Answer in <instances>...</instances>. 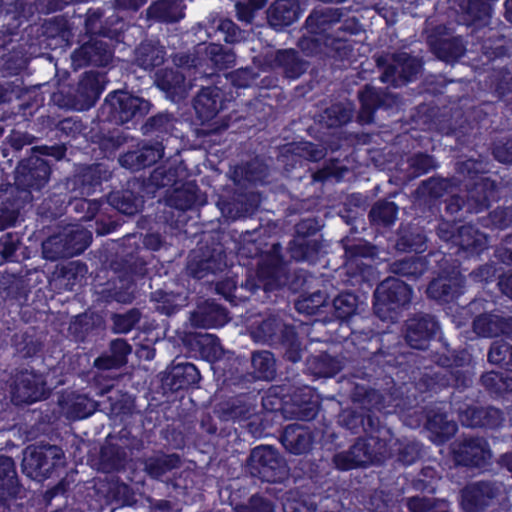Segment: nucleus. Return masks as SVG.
I'll use <instances>...</instances> for the list:
<instances>
[{
    "label": "nucleus",
    "mask_w": 512,
    "mask_h": 512,
    "mask_svg": "<svg viewBox=\"0 0 512 512\" xmlns=\"http://www.w3.org/2000/svg\"><path fill=\"white\" fill-rule=\"evenodd\" d=\"M253 373H245L241 377L243 384H252V379L271 381L276 377V360L270 351H256L252 354Z\"/></svg>",
    "instance_id": "3c124183"
},
{
    "label": "nucleus",
    "mask_w": 512,
    "mask_h": 512,
    "mask_svg": "<svg viewBox=\"0 0 512 512\" xmlns=\"http://www.w3.org/2000/svg\"><path fill=\"white\" fill-rule=\"evenodd\" d=\"M226 268L227 254L221 244L200 247L187 263L189 275L198 280L223 272Z\"/></svg>",
    "instance_id": "aec40b11"
},
{
    "label": "nucleus",
    "mask_w": 512,
    "mask_h": 512,
    "mask_svg": "<svg viewBox=\"0 0 512 512\" xmlns=\"http://www.w3.org/2000/svg\"><path fill=\"white\" fill-rule=\"evenodd\" d=\"M398 213L399 207L395 202L387 199H380L372 205L368 213V219L374 226L387 228L394 225L397 220Z\"/></svg>",
    "instance_id": "69168bd1"
},
{
    "label": "nucleus",
    "mask_w": 512,
    "mask_h": 512,
    "mask_svg": "<svg viewBox=\"0 0 512 512\" xmlns=\"http://www.w3.org/2000/svg\"><path fill=\"white\" fill-rule=\"evenodd\" d=\"M427 43L435 56L445 62L459 60L466 52V47L460 37L444 38L436 34L427 37Z\"/></svg>",
    "instance_id": "de8ad7c7"
},
{
    "label": "nucleus",
    "mask_w": 512,
    "mask_h": 512,
    "mask_svg": "<svg viewBox=\"0 0 512 512\" xmlns=\"http://www.w3.org/2000/svg\"><path fill=\"white\" fill-rule=\"evenodd\" d=\"M375 255V246L368 242H359L347 245L344 248L348 274L356 282H369L374 275V267L363 262V259H372Z\"/></svg>",
    "instance_id": "a878e982"
},
{
    "label": "nucleus",
    "mask_w": 512,
    "mask_h": 512,
    "mask_svg": "<svg viewBox=\"0 0 512 512\" xmlns=\"http://www.w3.org/2000/svg\"><path fill=\"white\" fill-rule=\"evenodd\" d=\"M377 66L382 69L381 82L397 88L416 80L423 62L407 52H395L391 55L390 61L379 57Z\"/></svg>",
    "instance_id": "2eb2a0df"
},
{
    "label": "nucleus",
    "mask_w": 512,
    "mask_h": 512,
    "mask_svg": "<svg viewBox=\"0 0 512 512\" xmlns=\"http://www.w3.org/2000/svg\"><path fill=\"white\" fill-rule=\"evenodd\" d=\"M457 172L466 181L468 198L474 202L476 212L489 209L493 202L499 200L498 184L487 176L482 161L472 158L462 161L458 164Z\"/></svg>",
    "instance_id": "423d86ee"
},
{
    "label": "nucleus",
    "mask_w": 512,
    "mask_h": 512,
    "mask_svg": "<svg viewBox=\"0 0 512 512\" xmlns=\"http://www.w3.org/2000/svg\"><path fill=\"white\" fill-rule=\"evenodd\" d=\"M104 85L97 72H84L76 86H70L66 92L53 95V100L61 107L75 111H87L99 100Z\"/></svg>",
    "instance_id": "f8f14e48"
},
{
    "label": "nucleus",
    "mask_w": 512,
    "mask_h": 512,
    "mask_svg": "<svg viewBox=\"0 0 512 512\" xmlns=\"http://www.w3.org/2000/svg\"><path fill=\"white\" fill-rule=\"evenodd\" d=\"M185 8L186 5H180L175 0H158L146 9V17L159 23H175L184 18Z\"/></svg>",
    "instance_id": "4d7b16f0"
},
{
    "label": "nucleus",
    "mask_w": 512,
    "mask_h": 512,
    "mask_svg": "<svg viewBox=\"0 0 512 512\" xmlns=\"http://www.w3.org/2000/svg\"><path fill=\"white\" fill-rule=\"evenodd\" d=\"M484 64L492 65L491 87L499 99L512 96V58L509 48L502 43L485 42L482 45Z\"/></svg>",
    "instance_id": "ddd939ff"
},
{
    "label": "nucleus",
    "mask_w": 512,
    "mask_h": 512,
    "mask_svg": "<svg viewBox=\"0 0 512 512\" xmlns=\"http://www.w3.org/2000/svg\"><path fill=\"white\" fill-rule=\"evenodd\" d=\"M144 184L146 189V194H148V198H155L157 192L160 189L167 188L172 190L174 187L179 186L182 181L178 179L177 169L176 168H165V167H157L155 168L148 178H140Z\"/></svg>",
    "instance_id": "13d9d810"
},
{
    "label": "nucleus",
    "mask_w": 512,
    "mask_h": 512,
    "mask_svg": "<svg viewBox=\"0 0 512 512\" xmlns=\"http://www.w3.org/2000/svg\"><path fill=\"white\" fill-rule=\"evenodd\" d=\"M28 203L14 190L0 193V231L16 226L22 210Z\"/></svg>",
    "instance_id": "8fccbe9b"
},
{
    "label": "nucleus",
    "mask_w": 512,
    "mask_h": 512,
    "mask_svg": "<svg viewBox=\"0 0 512 512\" xmlns=\"http://www.w3.org/2000/svg\"><path fill=\"white\" fill-rule=\"evenodd\" d=\"M427 248V236L423 228L408 224L401 225L396 240V249L401 252L420 254Z\"/></svg>",
    "instance_id": "864d4df0"
},
{
    "label": "nucleus",
    "mask_w": 512,
    "mask_h": 512,
    "mask_svg": "<svg viewBox=\"0 0 512 512\" xmlns=\"http://www.w3.org/2000/svg\"><path fill=\"white\" fill-rule=\"evenodd\" d=\"M22 488L15 461L10 456L0 455V508L3 512L10 511L21 498Z\"/></svg>",
    "instance_id": "cd10ccee"
},
{
    "label": "nucleus",
    "mask_w": 512,
    "mask_h": 512,
    "mask_svg": "<svg viewBox=\"0 0 512 512\" xmlns=\"http://www.w3.org/2000/svg\"><path fill=\"white\" fill-rule=\"evenodd\" d=\"M173 129V115L166 112H159L149 117L141 127L143 135L153 138L162 143L169 138Z\"/></svg>",
    "instance_id": "052dcab7"
},
{
    "label": "nucleus",
    "mask_w": 512,
    "mask_h": 512,
    "mask_svg": "<svg viewBox=\"0 0 512 512\" xmlns=\"http://www.w3.org/2000/svg\"><path fill=\"white\" fill-rule=\"evenodd\" d=\"M502 484L493 480H479L467 484L460 492V506L464 512H484L501 493Z\"/></svg>",
    "instance_id": "412c9836"
},
{
    "label": "nucleus",
    "mask_w": 512,
    "mask_h": 512,
    "mask_svg": "<svg viewBox=\"0 0 512 512\" xmlns=\"http://www.w3.org/2000/svg\"><path fill=\"white\" fill-rule=\"evenodd\" d=\"M166 50L151 41L141 42L135 50V60L144 70H152L164 63Z\"/></svg>",
    "instance_id": "680f3d73"
},
{
    "label": "nucleus",
    "mask_w": 512,
    "mask_h": 512,
    "mask_svg": "<svg viewBox=\"0 0 512 512\" xmlns=\"http://www.w3.org/2000/svg\"><path fill=\"white\" fill-rule=\"evenodd\" d=\"M126 460V449L117 443H112L107 438L100 450V465L103 470L106 472L121 471L125 468Z\"/></svg>",
    "instance_id": "e2e57ef3"
},
{
    "label": "nucleus",
    "mask_w": 512,
    "mask_h": 512,
    "mask_svg": "<svg viewBox=\"0 0 512 512\" xmlns=\"http://www.w3.org/2000/svg\"><path fill=\"white\" fill-rule=\"evenodd\" d=\"M74 196L65 183L55 185L42 200L37 208V214L42 220L59 219L66 212Z\"/></svg>",
    "instance_id": "473e14b6"
},
{
    "label": "nucleus",
    "mask_w": 512,
    "mask_h": 512,
    "mask_svg": "<svg viewBox=\"0 0 512 512\" xmlns=\"http://www.w3.org/2000/svg\"><path fill=\"white\" fill-rule=\"evenodd\" d=\"M338 423L352 435L364 434L379 451L386 450L393 438L392 430L371 410L344 409L338 415Z\"/></svg>",
    "instance_id": "6e6552de"
},
{
    "label": "nucleus",
    "mask_w": 512,
    "mask_h": 512,
    "mask_svg": "<svg viewBox=\"0 0 512 512\" xmlns=\"http://www.w3.org/2000/svg\"><path fill=\"white\" fill-rule=\"evenodd\" d=\"M183 344L189 352L199 355L203 359L217 357L219 343L214 335L202 332H189L183 337Z\"/></svg>",
    "instance_id": "5fc2aeb1"
},
{
    "label": "nucleus",
    "mask_w": 512,
    "mask_h": 512,
    "mask_svg": "<svg viewBox=\"0 0 512 512\" xmlns=\"http://www.w3.org/2000/svg\"><path fill=\"white\" fill-rule=\"evenodd\" d=\"M452 459L457 467L482 469L489 464L491 450L488 441L479 436H464L451 446Z\"/></svg>",
    "instance_id": "dca6fc26"
},
{
    "label": "nucleus",
    "mask_w": 512,
    "mask_h": 512,
    "mask_svg": "<svg viewBox=\"0 0 512 512\" xmlns=\"http://www.w3.org/2000/svg\"><path fill=\"white\" fill-rule=\"evenodd\" d=\"M200 379V371L196 365L187 361L175 360L170 370L163 377L162 382L169 390L177 392L197 386Z\"/></svg>",
    "instance_id": "f704fd0d"
},
{
    "label": "nucleus",
    "mask_w": 512,
    "mask_h": 512,
    "mask_svg": "<svg viewBox=\"0 0 512 512\" xmlns=\"http://www.w3.org/2000/svg\"><path fill=\"white\" fill-rule=\"evenodd\" d=\"M498 0H453L466 25L484 26L489 23L493 7Z\"/></svg>",
    "instance_id": "c03bdc74"
},
{
    "label": "nucleus",
    "mask_w": 512,
    "mask_h": 512,
    "mask_svg": "<svg viewBox=\"0 0 512 512\" xmlns=\"http://www.w3.org/2000/svg\"><path fill=\"white\" fill-rule=\"evenodd\" d=\"M320 229L316 218L302 219L295 225V234L287 247L292 260L314 264L320 259L324 248Z\"/></svg>",
    "instance_id": "1a4fd4ad"
},
{
    "label": "nucleus",
    "mask_w": 512,
    "mask_h": 512,
    "mask_svg": "<svg viewBox=\"0 0 512 512\" xmlns=\"http://www.w3.org/2000/svg\"><path fill=\"white\" fill-rule=\"evenodd\" d=\"M190 321L197 328H217L227 323L228 313L226 308L215 300L208 299L197 305L191 313Z\"/></svg>",
    "instance_id": "4c0bfd02"
},
{
    "label": "nucleus",
    "mask_w": 512,
    "mask_h": 512,
    "mask_svg": "<svg viewBox=\"0 0 512 512\" xmlns=\"http://www.w3.org/2000/svg\"><path fill=\"white\" fill-rule=\"evenodd\" d=\"M200 188L196 181H184L172 190L165 191V204L179 211L193 209L199 201Z\"/></svg>",
    "instance_id": "37998d69"
},
{
    "label": "nucleus",
    "mask_w": 512,
    "mask_h": 512,
    "mask_svg": "<svg viewBox=\"0 0 512 512\" xmlns=\"http://www.w3.org/2000/svg\"><path fill=\"white\" fill-rule=\"evenodd\" d=\"M307 369L318 378H330L339 373L341 366L336 357L322 352L307 359Z\"/></svg>",
    "instance_id": "774afa93"
},
{
    "label": "nucleus",
    "mask_w": 512,
    "mask_h": 512,
    "mask_svg": "<svg viewBox=\"0 0 512 512\" xmlns=\"http://www.w3.org/2000/svg\"><path fill=\"white\" fill-rule=\"evenodd\" d=\"M165 146L161 141L138 143L134 149L128 150L119 156V164L131 171H140L155 165L163 158Z\"/></svg>",
    "instance_id": "bb28decb"
},
{
    "label": "nucleus",
    "mask_w": 512,
    "mask_h": 512,
    "mask_svg": "<svg viewBox=\"0 0 512 512\" xmlns=\"http://www.w3.org/2000/svg\"><path fill=\"white\" fill-rule=\"evenodd\" d=\"M343 16L340 8H314L305 20V28L309 34L333 35Z\"/></svg>",
    "instance_id": "ea45409f"
},
{
    "label": "nucleus",
    "mask_w": 512,
    "mask_h": 512,
    "mask_svg": "<svg viewBox=\"0 0 512 512\" xmlns=\"http://www.w3.org/2000/svg\"><path fill=\"white\" fill-rule=\"evenodd\" d=\"M23 473L36 481L59 477L66 467V457L60 446L52 444L30 445L24 450Z\"/></svg>",
    "instance_id": "39448f33"
},
{
    "label": "nucleus",
    "mask_w": 512,
    "mask_h": 512,
    "mask_svg": "<svg viewBox=\"0 0 512 512\" xmlns=\"http://www.w3.org/2000/svg\"><path fill=\"white\" fill-rule=\"evenodd\" d=\"M299 49L307 56L326 55L335 60L349 58V47L342 38H333L332 35H303L298 41Z\"/></svg>",
    "instance_id": "5701e85b"
},
{
    "label": "nucleus",
    "mask_w": 512,
    "mask_h": 512,
    "mask_svg": "<svg viewBox=\"0 0 512 512\" xmlns=\"http://www.w3.org/2000/svg\"><path fill=\"white\" fill-rule=\"evenodd\" d=\"M425 428L430 434V440L436 445H444L458 430L457 423L450 420L447 412L439 408L427 410Z\"/></svg>",
    "instance_id": "c9c22d12"
},
{
    "label": "nucleus",
    "mask_w": 512,
    "mask_h": 512,
    "mask_svg": "<svg viewBox=\"0 0 512 512\" xmlns=\"http://www.w3.org/2000/svg\"><path fill=\"white\" fill-rule=\"evenodd\" d=\"M275 61L289 80L300 78L308 69L309 62L302 59L294 49H283L276 53Z\"/></svg>",
    "instance_id": "bf43d9fd"
},
{
    "label": "nucleus",
    "mask_w": 512,
    "mask_h": 512,
    "mask_svg": "<svg viewBox=\"0 0 512 512\" xmlns=\"http://www.w3.org/2000/svg\"><path fill=\"white\" fill-rule=\"evenodd\" d=\"M474 332L485 338L497 337L512 332V316L504 317L493 312H484L473 320Z\"/></svg>",
    "instance_id": "79ce46f5"
},
{
    "label": "nucleus",
    "mask_w": 512,
    "mask_h": 512,
    "mask_svg": "<svg viewBox=\"0 0 512 512\" xmlns=\"http://www.w3.org/2000/svg\"><path fill=\"white\" fill-rule=\"evenodd\" d=\"M428 269L429 261L427 258L416 255L397 259L389 265L391 273L408 281H417Z\"/></svg>",
    "instance_id": "6e6d98bb"
},
{
    "label": "nucleus",
    "mask_w": 512,
    "mask_h": 512,
    "mask_svg": "<svg viewBox=\"0 0 512 512\" xmlns=\"http://www.w3.org/2000/svg\"><path fill=\"white\" fill-rule=\"evenodd\" d=\"M73 64L78 67L95 66L106 67L112 59L109 45L94 37L76 48L71 55Z\"/></svg>",
    "instance_id": "c756f323"
},
{
    "label": "nucleus",
    "mask_w": 512,
    "mask_h": 512,
    "mask_svg": "<svg viewBox=\"0 0 512 512\" xmlns=\"http://www.w3.org/2000/svg\"><path fill=\"white\" fill-rule=\"evenodd\" d=\"M494 105L486 104L483 107H474L461 120L452 133L460 145L466 147L477 146L484 132L491 128L492 120L488 110H493Z\"/></svg>",
    "instance_id": "6ab92c4d"
},
{
    "label": "nucleus",
    "mask_w": 512,
    "mask_h": 512,
    "mask_svg": "<svg viewBox=\"0 0 512 512\" xmlns=\"http://www.w3.org/2000/svg\"><path fill=\"white\" fill-rule=\"evenodd\" d=\"M439 263V276L432 279L427 288L428 299L439 305H446L456 301L465 292L466 275L461 270V262L458 259L453 263Z\"/></svg>",
    "instance_id": "9d476101"
},
{
    "label": "nucleus",
    "mask_w": 512,
    "mask_h": 512,
    "mask_svg": "<svg viewBox=\"0 0 512 512\" xmlns=\"http://www.w3.org/2000/svg\"><path fill=\"white\" fill-rule=\"evenodd\" d=\"M46 379L42 373L31 370L19 371L12 386V401L16 405L32 404L46 399Z\"/></svg>",
    "instance_id": "4be33fe9"
},
{
    "label": "nucleus",
    "mask_w": 512,
    "mask_h": 512,
    "mask_svg": "<svg viewBox=\"0 0 512 512\" xmlns=\"http://www.w3.org/2000/svg\"><path fill=\"white\" fill-rule=\"evenodd\" d=\"M260 390L243 384V391L237 392L234 396L220 403V409L226 419H247L257 406V399Z\"/></svg>",
    "instance_id": "c85d7f7f"
},
{
    "label": "nucleus",
    "mask_w": 512,
    "mask_h": 512,
    "mask_svg": "<svg viewBox=\"0 0 512 512\" xmlns=\"http://www.w3.org/2000/svg\"><path fill=\"white\" fill-rule=\"evenodd\" d=\"M52 173L49 160L37 154H30L21 159L14 171L15 193L31 203L34 192H41L46 187Z\"/></svg>",
    "instance_id": "0eeeda50"
},
{
    "label": "nucleus",
    "mask_w": 512,
    "mask_h": 512,
    "mask_svg": "<svg viewBox=\"0 0 512 512\" xmlns=\"http://www.w3.org/2000/svg\"><path fill=\"white\" fill-rule=\"evenodd\" d=\"M387 94L381 89L366 84L358 92L360 109L358 118L361 122L369 124L374 121L375 113L386 103Z\"/></svg>",
    "instance_id": "09e8293b"
},
{
    "label": "nucleus",
    "mask_w": 512,
    "mask_h": 512,
    "mask_svg": "<svg viewBox=\"0 0 512 512\" xmlns=\"http://www.w3.org/2000/svg\"><path fill=\"white\" fill-rule=\"evenodd\" d=\"M247 472L262 482L282 483L288 477V465L277 449L268 445L254 447L247 459Z\"/></svg>",
    "instance_id": "9b49d317"
},
{
    "label": "nucleus",
    "mask_w": 512,
    "mask_h": 512,
    "mask_svg": "<svg viewBox=\"0 0 512 512\" xmlns=\"http://www.w3.org/2000/svg\"><path fill=\"white\" fill-rule=\"evenodd\" d=\"M112 170L105 163L79 166L64 182L70 192L80 196H90L102 189V184L112 178Z\"/></svg>",
    "instance_id": "a211bd4d"
},
{
    "label": "nucleus",
    "mask_w": 512,
    "mask_h": 512,
    "mask_svg": "<svg viewBox=\"0 0 512 512\" xmlns=\"http://www.w3.org/2000/svg\"><path fill=\"white\" fill-rule=\"evenodd\" d=\"M351 340L363 354L356 361L352 376L366 380L374 386L406 384L415 379L422 368H427L423 357L417 352L400 351L396 347L384 350L379 347L378 337L372 329H352Z\"/></svg>",
    "instance_id": "f03ea898"
},
{
    "label": "nucleus",
    "mask_w": 512,
    "mask_h": 512,
    "mask_svg": "<svg viewBox=\"0 0 512 512\" xmlns=\"http://www.w3.org/2000/svg\"><path fill=\"white\" fill-rule=\"evenodd\" d=\"M439 329V322L434 316L416 314L406 322L405 340L410 348L426 351Z\"/></svg>",
    "instance_id": "b1692460"
},
{
    "label": "nucleus",
    "mask_w": 512,
    "mask_h": 512,
    "mask_svg": "<svg viewBox=\"0 0 512 512\" xmlns=\"http://www.w3.org/2000/svg\"><path fill=\"white\" fill-rule=\"evenodd\" d=\"M288 393L289 388L284 385H273L268 388L261 397L263 410L287 419Z\"/></svg>",
    "instance_id": "0e129e2a"
},
{
    "label": "nucleus",
    "mask_w": 512,
    "mask_h": 512,
    "mask_svg": "<svg viewBox=\"0 0 512 512\" xmlns=\"http://www.w3.org/2000/svg\"><path fill=\"white\" fill-rule=\"evenodd\" d=\"M224 93L217 86L202 87L193 99V108L201 124L214 119L225 108Z\"/></svg>",
    "instance_id": "2f4dec72"
},
{
    "label": "nucleus",
    "mask_w": 512,
    "mask_h": 512,
    "mask_svg": "<svg viewBox=\"0 0 512 512\" xmlns=\"http://www.w3.org/2000/svg\"><path fill=\"white\" fill-rule=\"evenodd\" d=\"M432 361L437 364L438 369H431L424 372L417 383L420 392L430 396L438 394L444 389H453L449 395L450 408L457 413L460 423L468 428H484L496 430L504 422L502 410L493 406H476L460 401L462 393L473 383V375L464 370L470 366L471 354L467 349H450L445 346L443 353H435Z\"/></svg>",
    "instance_id": "f257e3e1"
},
{
    "label": "nucleus",
    "mask_w": 512,
    "mask_h": 512,
    "mask_svg": "<svg viewBox=\"0 0 512 512\" xmlns=\"http://www.w3.org/2000/svg\"><path fill=\"white\" fill-rule=\"evenodd\" d=\"M267 21L276 30L292 25L302 14L300 0H275L267 9Z\"/></svg>",
    "instance_id": "a19ab883"
},
{
    "label": "nucleus",
    "mask_w": 512,
    "mask_h": 512,
    "mask_svg": "<svg viewBox=\"0 0 512 512\" xmlns=\"http://www.w3.org/2000/svg\"><path fill=\"white\" fill-rule=\"evenodd\" d=\"M152 103L123 89L110 91L101 104L97 117L101 122L117 126L135 125L151 110Z\"/></svg>",
    "instance_id": "7ed1b4c3"
},
{
    "label": "nucleus",
    "mask_w": 512,
    "mask_h": 512,
    "mask_svg": "<svg viewBox=\"0 0 512 512\" xmlns=\"http://www.w3.org/2000/svg\"><path fill=\"white\" fill-rule=\"evenodd\" d=\"M280 442L290 454L302 455L311 451L315 442V436L308 427L299 424H289L282 431Z\"/></svg>",
    "instance_id": "e433bc0d"
},
{
    "label": "nucleus",
    "mask_w": 512,
    "mask_h": 512,
    "mask_svg": "<svg viewBox=\"0 0 512 512\" xmlns=\"http://www.w3.org/2000/svg\"><path fill=\"white\" fill-rule=\"evenodd\" d=\"M101 18L102 12L99 10L89 14L85 24L87 32L107 38L116 43L123 42L125 31L124 20L116 13L108 16L104 21H102Z\"/></svg>",
    "instance_id": "72a5a7b5"
},
{
    "label": "nucleus",
    "mask_w": 512,
    "mask_h": 512,
    "mask_svg": "<svg viewBox=\"0 0 512 512\" xmlns=\"http://www.w3.org/2000/svg\"><path fill=\"white\" fill-rule=\"evenodd\" d=\"M320 409V402L315 391L310 386L289 388L286 407L287 419L311 421L315 419Z\"/></svg>",
    "instance_id": "393cba45"
},
{
    "label": "nucleus",
    "mask_w": 512,
    "mask_h": 512,
    "mask_svg": "<svg viewBox=\"0 0 512 512\" xmlns=\"http://www.w3.org/2000/svg\"><path fill=\"white\" fill-rule=\"evenodd\" d=\"M413 296V288L399 278L389 276L381 281L373 293V310L382 321L396 322L408 309Z\"/></svg>",
    "instance_id": "20e7f679"
},
{
    "label": "nucleus",
    "mask_w": 512,
    "mask_h": 512,
    "mask_svg": "<svg viewBox=\"0 0 512 512\" xmlns=\"http://www.w3.org/2000/svg\"><path fill=\"white\" fill-rule=\"evenodd\" d=\"M459 186V181L455 177L444 178L439 175L432 176L423 180L416 192L420 198L435 204L442 197L451 194Z\"/></svg>",
    "instance_id": "49530a36"
},
{
    "label": "nucleus",
    "mask_w": 512,
    "mask_h": 512,
    "mask_svg": "<svg viewBox=\"0 0 512 512\" xmlns=\"http://www.w3.org/2000/svg\"><path fill=\"white\" fill-rule=\"evenodd\" d=\"M155 84L173 102L184 99L188 92L185 74L174 68H163L156 73Z\"/></svg>",
    "instance_id": "58836bf2"
},
{
    "label": "nucleus",
    "mask_w": 512,
    "mask_h": 512,
    "mask_svg": "<svg viewBox=\"0 0 512 512\" xmlns=\"http://www.w3.org/2000/svg\"><path fill=\"white\" fill-rule=\"evenodd\" d=\"M196 52L201 53L203 67L210 66L215 71L229 69L235 64L236 55L233 50L219 43L198 44Z\"/></svg>",
    "instance_id": "a18cd8bd"
},
{
    "label": "nucleus",
    "mask_w": 512,
    "mask_h": 512,
    "mask_svg": "<svg viewBox=\"0 0 512 512\" xmlns=\"http://www.w3.org/2000/svg\"><path fill=\"white\" fill-rule=\"evenodd\" d=\"M488 247L487 237L472 225H462L457 229L456 239L452 247H448V253H429L438 263H453L460 258L470 259L479 257Z\"/></svg>",
    "instance_id": "4468645a"
},
{
    "label": "nucleus",
    "mask_w": 512,
    "mask_h": 512,
    "mask_svg": "<svg viewBox=\"0 0 512 512\" xmlns=\"http://www.w3.org/2000/svg\"><path fill=\"white\" fill-rule=\"evenodd\" d=\"M279 328L275 331L277 339L270 341L269 346L281 350L283 358L291 363L301 361L303 354L302 342L295 325L279 318Z\"/></svg>",
    "instance_id": "7c9ffc66"
},
{
    "label": "nucleus",
    "mask_w": 512,
    "mask_h": 512,
    "mask_svg": "<svg viewBox=\"0 0 512 512\" xmlns=\"http://www.w3.org/2000/svg\"><path fill=\"white\" fill-rule=\"evenodd\" d=\"M61 233L69 258L83 253L92 242L91 232L84 228H65Z\"/></svg>",
    "instance_id": "338daca9"
},
{
    "label": "nucleus",
    "mask_w": 512,
    "mask_h": 512,
    "mask_svg": "<svg viewBox=\"0 0 512 512\" xmlns=\"http://www.w3.org/2000/svg\"><path fill=\"white\" fill-rule=\"evenodd\" d=\"M28 21L23 6H13L7 9L3 16V29H0V53L9 51L13 37L18 34L20 27Z\"/></svg>",
    "instance_id": "603ef678"
},
{
    "label": "nucleus",
    "mask_w": 512,
    "mask_h": 512,
    "mask_svg": "<svg viewBox=\"0 0 512 512\" xmlns=\"http://www.w3.org/2000/svg\"><path fill=\"white\" fill-rule=\"evenodd\" d=\"M146 194L145 184L140 178H130L120 189L111 190L106 196V202L119 213L134 216L144 208Z\"/></svg>",
    "instance_id": "f3484780"
}]
</instances>
